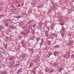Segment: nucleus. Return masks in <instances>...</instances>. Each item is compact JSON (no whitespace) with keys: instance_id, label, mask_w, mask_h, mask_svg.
<instances>
[{"instance_id":"nucleus-52","label":"nucleus","mask_w":74,"mask_h":74,"mask_svg":"<svg viewBox=\"0 0 74 74\" xmlns=\"http://www.w3.org/2000/svg\"><path fill=\"white\" fill-rule=\"evenodd\" d=\"M12 8H14L15 7L14 6H13V5H12Z\"/></svg>"},{"instance_id":"nucleus-63","label":"nucleus","mask_w":74,"mask_h":74,"mask_svg":"<svg viewBox=\"0 0 74 74\" xmlns=\"http://www.w3.org/2000/svg\"><path fill=\"white\" fill-rule=\"evenodd\" d=\"M51 1L52 2V3H53V0H51Z\"/></svg>"},{"instance_id":"nucleus-9","label":"nucleus","mask_w":74,"mask_h":74,"mask_svg":"<svg viewBox=\"0 0 74 74\" xmlns=\"http://www.w3.org/2000/svg\"><path fill=\"white\" fill-rule=\"evenodd\" d=\"M43 7V4L42 3L39 4L37 6L38 8H41Z\"/></svg>"},{"instance_id":"nucleus-64","label":"nucleus","mask_w":74,"mask_h":74,"mask_svg":"<svg viewBox=\"0 0 74 74\" xmlns=\"http://www.w3.org/2000/svg\"><path fill=\"white\" fill-rule=\"evenodd\" d=\"M64 74H67V73L66 72L65 73H64Z\"/></svg>"},{"instance_id":"nucleus-7","label":"nucleus","mask_w":74,"mask_h":74,"mask_svg":"<svg viewBox=\"0 0 74 74\" xmlns=\"http://www.w3.org/2000/svg\"><path fill=\"white\" fill-rule=\"evenodd\" d=\"M53 64L56 68H57V69H58V68H59V65L56 62H54L53 63Z\"/></svg>"},{"instance_id":"nucleus-17","label":"nucleus","mask_w":74,"mask_h":74,"mask_svg":"<svg viewBox=\"0 0 74 74\" xmlns=\"http://www.w3.org/2000/svg\"><path fill=\"white\" fill-rule=\"evenodd\" d=\"M60 47V46H59L58 45H56L54 46V48L55 49H56L58 48H59Z\"/></svg>"},{"instance_id":"nucleus-23","label":"nucleus","mask_w":74,"mask_h":74,"mask_svg":"<svg viewBox=\"0 0 74 74\" xmlns=\"http://www.w3.org/2000/svg\"><path fill=\"white\" fill-rule=\"evenodd\" d=\"M31 32H32V33L33 34V35L35 34V31H34V30H32Z\"/></svg>"},{"instance_id":"nucleus-29","label":"nucleus","mask_w":74,"mask_h":74,"mask_svg":"<svg viewBox=\"0 0 74 74\" xmlns=\"http://www.w3.org/2000/svg\"><path fill=\"white\" fill-rule=\"evenodd\" d=\"M19 66V63H18L17 64L15 65L14 66V67H17V66Z\"/></svg>"},{"instance_id":"nucleus-42","label":"nucleus","mask_w":74,"mask_h":74,"mask_svg":"<svg viewBox=\"0 0 74 74\" xmlns=\"http://www.w3.org/2000/svg\"><path fill=\"white\" fill-rule=\"evenodd\" d=\"M19 24L20 25H23V23H22V22H20L19 23Z\"/></svg>"},{"instance_id":"nucleus-18","label":"nucleus","mask_w":74,"mask_h":74,"mask_svg":"<svg viewBox=\"0 0 74 74\" xmlns=\"http://www.w3.org/2000/svg\"><path fill=\"white\" fill-rule=\"evenodd\" d=\"M58 52L55 51L53 53V54L54 55V56H56V55H57V54H58Z\"/></svg>"},{"instance_id":"nucleus-24","label":"nucleus","mask_w":74,"mask_h":74,"mask_svg":"<svg viewBox=\"0 0 74 74\" xmlns=\"http://www.w3.org/2000/svg\"><path fill=\"white\" fill-rule=\"evenodd\" d=\"M35 36L34 35H33L32 36H31V40H33L34 39V37Z\"/></svg>"},{"instance_id":"nucleus-39","label":"nucleus","mask_w":74,"mask_h":74,"mask_svg":"<svg viewBox=\"0 0 74 74\" xmlns=\"http://www.w3.org/2000/svg\"><path fill=\"white\" fill-rule=\"evenodd\" d=\"M71 58H74V55L73 54H72L71 56Z\"/></svg>"},{"instance_id":"nucleus-59","label":"nucleus","mask_w":74,"mask_h":74,"mask_svg":"<svg viewBox=\"0 0 74 74\" xmlns=\"http://www.w3.org/2000/svg\"><path fill=\"white\" fill-rule=\"evenodd\" d=\"M51 55H52V53H51V54H50V55H49V56H51Z\"/></svg>"},{"instance_id":"nucleus-28","label":"nucleus","mask_w":74,"mask_h":74,"mask_svg":"<svg viewBox=\"0 0 74 74\" xmlns=\"http://www.w3.org/2000/svg\"><path fill=\"white\" fill-rule=\"evenodd\" d=\"M5 26H8V24L7 23H5Z\"/></svg>"},{"instance_id":"nucleus-16","label":"nucleus","mask_w":74,"mask_h":74,"mask_svg":"<svg viewBox=\"0 0 74 74\" xmlns=\"http://www.w3.org/2000/svg\"><path fill=\"white\" fill-rule=\"evenodd\" d=\"M30 51V52L31 53H33L34 52V49H30L29 50Z\"/></svg>"},{"instance_id":"nucleus-13","label":"nucleus","mask_w":74,"mask_h":74,"mask_svg":"<svg viewBox=\"0 0 74 74\" xmlns=\"http://www.w3.org/2000/svg\"><path fill=\"white\" fill-rule=\"evenodd\" d=\"M54 37H55V35L53 34H51L50 35V37L51 38H54Z\"/></svg>"},{"instance_id":"nucleus-6","label":"nucleus","mask_w":74,"mask_h":74,"mask_svg":"<svg viewBox=\"0 0 74 74\" xmlns=\"http://www.w3.org/2000/svg\"><path fill=\"white\" fill-rule=\"evenodd\" d=\"M26 56V54H25L24 53L23 54H22L21 56H20V60H22L24 58V57Z\"/></svg>"},{"instance_id":"nucleus-50","label":"nucleus","mask_w":74,"mask_h":74,"mask_svg":"<svg viewBox=\"0 0 74 74\" xmlns=\"http://www.w3.org/2000/svg\"><path fill=\"white\" fill-rule=\"evenodd\" d=\"M0 57L1 58L2 57V54H1V53H0Z\"/></svg>"},{"instance_id":"nucleus-56","label":"nucleus","mask_w":74,"mask_h":74,"mask_svg":"<svg viewBox=\"0 0 74 74\" xmlns=\"http://www.w3.org/2000/svg\"><path fill=\"white\" fill-rule=\"evenodd\" d=\"M18 7H20L21 6V5H20V4H19V5H18Z\"/></svg>"},{"instance_id":"nucleus-54","label":"nucleus","mask_w":74,"mask_h":74,"mask_svg":"<svg viewBox=\"0 0 74 74\" xmlns=\"http://www.w3.org/2000/svg\"><path fill=\"white\" fill-rule=\"evenodd\" d=\"M62 29H63V30H64V31H65V28L63 27L62 28Z\"/></svg>"},{"instance_id":"nucleus-55","label":"nucleus","mask_w":74,"mask_h":74,"mask_svg":"<svg viewBox=\"0 0 74 74\" xmlns=\"http://www.w3.org/2000/svg\"><path fill=\"white\" fill-rule=\"evenodd\" d=\"M2 29V28H1V27H0V30H1Z\"/></svg>"},{"instance_id":"nucleus-20","label":"nucleus","mask_w":74,"mask_h":74,"mask_svg":"<svg viewBox=\"0 0 74 74\" xmlns=\"http://www.w3.org/2000/svg\"><path fill=\"white\" fill-rule=\"evenodd\" d=\"M45 34L46 35V36H46V37H47V36H48V31H46L45 32Z\"/></svg>"},{"instance_id":"nucleus-62","label":"nucleus","mask_w":74,"mask_h":74,"mask_svg":"<svg viewBox=\"0 0 74 74\" xmlns=\"http://www.w3.org/2000/svg\"><path fill=\"white\" fill-rule=\"evenodd\" d=\"M1 10H2L1 8H0V11H1Z\"/></svg>"},{"instance_id":"nucleus-8","label":"nucleus","mask_w":74,"mask_h":74,"mask_svg":"<svg viewBox=\"0 0 74 74\" xmlns=\"http://www.w3.org/2000/svg\"><path fill=\"white\" fill-rule=\"evenodd\" d=\"M55 26V25L53 23H52L51 24V25H50V28L51 30H53V28H54V27Z\"/></svg>"},{"instance_id":"nucleus-26","label":"nucleus","mask_w":74,"mask_h":74,"mask_svg":"<svg viewBox=\"0 0 74 74\" xmlns=\"http://www.w3.org/2000/svg\"><path fill=\"white\" fill-rule=\"evenodd\" d=\"M34 63L33 62H31L30 63V64L29 65V67H32V66H33Z\"/></svg>"},{"instance_id":"nucleus-2","label":"nucleus","mask_w":74,"mask_h":74,"mask_svg":"<svg viewBox=\"0 0 74 74\" xmlns=\"http://www.w3.org/2000/svg\"><path fill=\"white\" fill-rule=\"evenodd\" d=\"M46 44V42L44 40V39H41V43H39L40 46L42 44H43V45H44V44Z\"/></svg>"},{"instance_id":"nucleus-22","label":"nucleus","mask_w":74,"mask_h":74,"mask_svg":"<svg viewBox=\"0 0 74 74\" xmlns=\"http://www.w3.org/2000/svg\"><path fill=\"white\" fill-rule=\"evenodd\" d=\"M62 69H63V68H62V67H60L59 69V72H60V71H61L62 70Z\"/></svg>"},{"instance_id":"nucleus-3","label":"nucleus","mask_w":74,"mask_h":74,"mask_svg":"<svg viewBox=\"0 0 74 74\" xmlns=\"http://www.w3.org/2000/svg\"><path fill=\"white\" fill-rule=\"evenodd\" d=\"M22 71V68H21L19 69L16 72V74H20L21 72Z\"/></svg>"},{"instance_id":"nucleus-60","label":"nucleus","mask_w":74,"mask_h":74,"mask_svg":"<svg viewBox=\"0 0 74 74\" xmlns=\"http://www.w3.org/2000/svg\"><path fill=\"white\" fill-rule=\"evenodd\" d=\"M11 28L12 29V27H13L11 25Z\"/></svg>"},{"instance_id":"nucleus-51","label":"nucleus","mask_w":74,"mask_h":74,"mask_svg":"<svg viewBox=\"0 0 74 74\" xmlns=\"http://www.w3.org/2000/svg\"><path fill=\"white\" fill-rule=\"evenodd\" d=\"M36 39L37 40V42H38V41L39 40V39H38L37 38H36Z\"/></svg>"},{"instance_id":"nucleus-37","label":"nucleus","mask_w":74,"mask_h":74,"mask_svg":"<svg viewBox=\"0 0 74 74\" xmlns=\"http://www.w3.org/2000/svg\"><path fill=\"white\" fill-rule=\"evenodd\" d=\"M66 56L68 58H69V57H70V55L69 54H67Z\"/></svg>"},{"instance_id":"nucleus-25","label":"nucleus","mask_w":74,"mask_h":74,"mask_svg":"<svg viewBox=\"0 0 74 74\" xmlns=\"http://www.w3.org/2000/svg\"><path fill=\"white\" fill-rule=\"evenodd\" d=\"M28 12L29 14H32V11H31L30 10H29L28 11Z\"/></svg>"},{"instance_id":"nucleus-33","label":"nucleus","mask_w":74,"mask_h":74,"mask_svg":"<svg viewBox=\"0 0 74 74\" xmlns=\"http://www.w3.org/2000/svg\"><path fill=\"white\" fill-rule=\"evenodd\" d=\"M4 5V3L3 2H1L0 3V5L2 6Z\"/></svg>"},{"instance_id":"nucleus-44","label":"nucleus","mask_w":74,"mask_h":74,"mask_svg":"<svg viewBox=\"0 0 74 74\" xmlns=\"http://www.w3.org/2000/svg\"><path fill=\"white\" fill-rule=\"evenodd\" d=\"M15 11L14 8H13L12 9V12H14V11Z\"/></svg>"},{"instance_id":"nucleus-61","label":"nucleus","mask_w":74,"mask_h":74,"mask_svg":"<svg viewBox=\"0 0 74 74\" xmlns=\"http://www.w3.org/2000/svg\"><path fill=\"white\" fill-rule=\"evenodd\" d=\"M49 28H47V31H49Z\"/></svg>"},{"instance_id":"nucleus-41","label":"nucleus","mask_w":74,"mask_h":74,"mask_svg":"<svg viewBox=\"0 0 74 74\" xmlns=\"http://www.w3.org/2000/svg\"><path fill=\"white\" fill-rule=\"evenodd\" d=\"M13 8L15 11H17V8H16L15 7Z\"/></svg>"},{"instance_id":"nucleus-1","label":"nucleus","mask_w":74,"mask_h":74,"mask_svg":"<svg viewBox=\"0 0 74 74\" xmlns=\"http://www.w3.org/2000/svg\"><path fill=\"white\" fill-rule=\"evenodd\" d=\"M15 61L14 60H12L10 61L9 62V64H10V66H12V67L13 65L15 64Z\"/></svg>"},{"instance_id":"nucleus-38","label":"nucleus","mask_w":74,"mask_h":74,"mask_svg":"<svg viewBox=\"0 0 74 74\" xmlns=\"http://www.w3.org/2000/svg\"><path fill=\"white\" fill-rule=\"evenodd\" d=\"M13 59V58L12 57H10L9 58L10 60H12Z\"/></svg>"},{"instance_id":"nucleus-48","label":"nucleus","mask_w":74,"mask_h":74,"mask_svg":"<svg viewBox=\"0 0 74 74\" xmlns=\"http://www.w3.org/2000/svg\"><path fill=\"white\" fill-rule=\"evenodd\" d=\"M54 35L55 37H57V34H54Z\"/></svg>"},{"instance_id":"nucleus-10","label":"nucleus","mask_w":74,"mask_h":74,"mask_svg":"<svg viewBox=\"0 0 74 74\" xmlns=\"http://www.w3.org/2000/svg\"><path fill=\"white\" fill-rule=\"evenodd\" d=\"M33 61L34 62H37L38 61H39V59L37 58H35L33 60Z\"/></svg>"},{"instance_id":"nucleus-12","label":"nucleus","mask_w":74,"mask_h":74,"mask_svg":"<svg viewBox=\"0 0 74 74\" xmlns=\"http://www.w3.org/2000/svg\"><path fill=\"white\" fill-rule=\"evenodd\" d=\"M1 74H6L8 73V72L6 71H2L1 72Z\"/></svg>"},{"instance_id":"nucleus-14","label":"nucleus","mask_w":74,"mask_h":74,"mask_svg":"<svg viewBox=\"0 0 74 74\" xmlns=\"http://www.w3.org/2000/svg\"><path fill=\"white\" fill-rule=\"evenodd\" d=\"M72 44H73V43L72 42L69 41L67 45H69V46H70L71 45H72Z\"/></svg>"},{"instance_id":"nucleus-5","label":"nucleus","mask_w":74,"mask_h":74,"mask_svg":"<svg viewBox=\"0 0 74 74\" xmlns=\"http://www.w3.org/2000/svg\"><path fill=\"white\" fill-rule=\"evenodd\" d=\"M20 43H21L22 44V46L23 47H24V48H25V47H26V44L25 43V42H24V41L23 40H22L21 41V42H20Z\"/></svg>"},{"instance_id":"nucleus-49","label":"nucleus","mask_w":74,"mask_h":74,"mask_svg":"<svg viewBox=\"0 0 74 74\" xmlns=\"http://www.w3.org/2000/svg\"><path fill=\"white\" fill-rule=\"evenodd\" d=\"M63 24H64V23L62 22L59 25H62Z\"/></svg>"},{"instance_id":"nucleus-46","label":"nucleus","mask_w":74,"mask_h":74,"mask_svg":"<svg viewBox=\"0 0 74 74\" xmlns=\"http://www.w3.org/2000/svg\"><path fill=\"white\" fill-rule=\"evenodd\" d=\"M53 70H51V71H50V73H53Z\"/></svg>"},{"instance_id":"nucleus-19","label":"nucleus","mask_w":74,"mask_h":74,"mask_svg":"<svg viewBox=\"0 0 74 74\" xmlns=\"http://www.w3.org/2000/svg\"><path fill=\"white\" fill-rule=\"evenodd\" d=\"M7 22H8V23H11L12 22V21L10 20H7Z\"/></svg>"},{"instance_id":"nucleus-43","label":"nucleus","mask_w":74,"mask_h":74,"mask_svg":"<svg viewBox=\"0 0 74 74\" xmlns=\"http://www.w3.org/2000/svg\"><path fill=\"white\" fill-rule=\"evenodd\" d=\"M27 31L28 33H29V32H30V30H29V29H27Z\"/></svg>"},{"instance_id":"nucleus-21","label":"nucleus","mask_w":74,"mask_h":74,"mask_svg":"<svg viewBox=\"0 0 74 74\" xmlns=\"http://www.w3.org/2000/svg\"><path fill=\"white\" fill-rule=\"evenodd\" d=\"M39 24V26H41L42 25V22L41 21H40Z\"/></svg>"},{"instance_id":"nucleus-40","label":"nucleus","mask_w":74,"mask_h":74,"mask_svg":"<svg viewBox=\"0 0 74 74\" xmlns=\"http://www.w3.org/2000/svg\"><path fill=\"white\" fill-rule=\"evenodd\" d=\"M61 34H62V37H64V33H61Z\"/></svg>"},{"instance_id":"nucleus-47","label":"nucleus","mask_w":74,"mask_h":74,"mask_svg":"<svg viewBox=\"0 0 74 74\" xmlns=\"http://www.w3.org/2000/svg\"><path fill=\"white\" fill-rule=\"evenodd\" d=\"M18 38H22V37H21V36H18Z\"/></svg>"},{"instance_id":"nucleus-45","label":"nucleus","mask_w":74,"mask_h":74,"mask_svg":"<svg viewBox=\"0 0 74 74\" xmlns=\"http://www.w3.org/2000/svg\"><path fill=\"white\" fill-rule=\"evenodd\" d=\"M17 18H18V19L19 18H21V16H17L16 17Z\"/></svg>"},{"instance_id":"nucleus-27","label":"nucleus","mask_w":74,"mask_h":74,"mask_svg":"<svg viewBox=\"0 0 74 74\" xmlns=\"http://www.w3.org/2000/svg\"><path fill=\"white\" fill-rule=\"evenodd\" d=\"M4 47H5V48L6 49H7V45L6 44H4Z\"/></svg>"},{"instance_id":"nucleus-31","label":"nucleus","mask_w":74,"mask_h":74,"mask_svg":"<svg viewBox=\"0 0 74 74\" xmlns=\"http://www.w3.org/2000/svg\"><path fill=\"white\" fill-rule=\"evenodd\" d=\"M32 73H33V74H36V72L35 71H32Z\"/></svg>"},{"instance_id":"nucleus-34","label":"nucleus","mask_w":74,"mask_h":74,"mask_svg":"<svg viewBox=\"0 0 74 74\" xmlns=\"http://www.w3.org/2000/svg\"><path fill=\"white\" fill-rule=\"evenodd\" d=\"M46 48L47 49V50H48V49H49V47H47V45H46Z\"/></svg>"},{"instance_id":"nucleus-4","label":"nucleus","mask_w":74,"mask_h":74,"mask_svg":"<svg viewBox=\"0 0 74 74\" xmlns=\"http://www.w3.org/2000/svg\"><path fill=\"white\" fill-rule=\"evenodd\" d=\"M56 5H53L52 6H51L50 8V10H55V9H56Z\"/></svg>"},{"instance_id":"nucleus-53","label":"nucleus","mask_w":74,"mask_h":74,"mask_svg":"<svg viewBox=\"0 0 74 74\" xmlns=\"http://www.w3.org/2000/svg\"><path fill=\"white\" fill-rule=\"evenodd\" d=\"M34 27H36V24H34V25L33 26V27L34 28Z\"/></svg>"},{"instance_id":"nucleus-57","label":"nucleus","mask_w":74,"mask_h":74,"mask_svg":"<svg viewBox=\"0 0 74 74\" xmlns=\"http://www.w3.org/2000/svg\"><path fill=\"white\" fill-rule=\"evenodd\" d=\"M69 36H71V34H69Z\"/></svg>"},{"instance_id":"nucleus-30","label":"nucleus","mask_w":74,"mask_h":74,"mask_svg":"<svg viewBox=\"0 0 74 74\" xmlns=\"http://www.w3.org/2000/svg\"><path fill=\"white\" fill-rule=\"evenodd\" d=\"M3 16H4V14H0V18H2V17H3Z\"/></svg>"},{"instance_id":"nucleus-32","label":"nucleus","mask_w":74,"mask_h":74,"mask_svg":"<svg viewBox=\"0 0 74 74\" xmlns=\"http://www.w3.org/2000/svg\"><path fill=\"white\" fill-rule=\"evenodd\" d=\"M36 2H32L31 3V4H33V5L34 4H36Z\"/></svg>"},{"instance_id":"nucleus-36","label":"nucleus","mask_w":74,"mask_h":74,"mask_svg":"<svg viewBox=\"0 0 74 74\" xmlns=\"http://www.w3.org/2000/svg\"><path fill=\"white\" fill-rule=\"evenodd\" d=\"M15 1L16 3H19V0H15Z\"/></svg>"},{"instance_id":"nucleus-35","label":"nucleus","mask_w":74,"mask_h":74,"mask_svg":"<svg viewBox=\"0 0 74 74\" xmlns=\"http://www.w3.org/2000/svg\"><path fill=\"white\" fill-rule=\"evenodd\" d=\"M22 33L24 35V36H25L26 34V33L25 32H22Z\"/></svg>"},{"instance_id":"nucleus-58","label":"nucleus","mask_w":74,"mask_h":74,"mask_svg":"<svg viewBox=\"0 0 74 74\" xmlns=\"http://www.w3.org/2000/svg\"><path fill=\"white\" fill-rule=\"evenodd\" d=\"M62 20H59V21L60 22H62Z\"/></svg>"},{"instance_id":"nucleus-11","label":"nucleus","mask_w":74,"mask_h":74,"mask_svg":"<svg viewBox=\"0 0 74 74\" xmlns=\"http://www.w3.org/2000/svg\"><path fill=\"white\" fill-rule=\"evenodd\" d=\"M1 52L3 53V54H4V53H5V50L4 49H3L1 48Z\"/></svg>"},{"instance_id":"nucleus-15","label":"nucleus","mask_w":74,"mask_h":74,"mask_svg":"<svg viewBox=\"0 0 74 74\" xmlns=\"http://www.w3.org/2000/svg\"><path fill=\"white\" fill-rule=\"evenodd\" d=\"M51 41L47 40V45L49 46L50 45H51Z\"/></svg>"}]
</instances>
